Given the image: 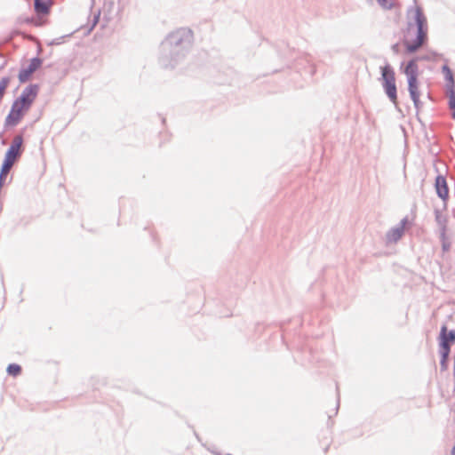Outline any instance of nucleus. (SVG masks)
Wrapping results in <instances>:
<instances>
[{
	"instance_id": "nucleus-1",
	"label": "nucleus",
	"mask_w": 455,
	"mask_h": 455,
	"mask_svg": "<svg viewBox=\"0 0 455 455\" xmlns=\"http://www.w3.org/2000/svg\"><path fill=\"white\" fill-rule=\"evenodd\" d=\"M424 15L422 11L415 6L407 13V25L403 29V42L409 52L416 51L423 43L422 31Z\"/></svg>"
},
{
	"instance_id": "nucleus-2",
	"label": "nucleus",
	"mask_w": 455,
	"mask_h": 455,
	"mask_svg": "<svg viewBox=\"0 0 455 455\" xmlns=\"http://www.w3.org/2000/svg\"><path fill=\"white\" fill-rule=\"evenodd\" d=\"M38 92L39 86L37 84H29L22 91L20 96L12 103L5 118L6 126L14 127L22 120L36 100Z\"/></svg>"
},
{
	"instance_id": "nucleus-3",
	"label": "nucleus",
	"mask_w": 455,
	"mask_h": 455,
	"mask_svg": "<svg viewBox=\"0 0 455 455\" xmlns=\"http://www.w3.org/2000/svg\"><path fill=\"white\" fill-rule=\"evenodd\" d=\"M22 144L23 138L21 135H17L13 138L11 146L5 154L4 160L0 171V186L6 179L15 162L20 157L23 150Z\"/></svg>"
},
{
	"instance_id": "nucleus-4",
	"label": "nucleus",
	"mask_w": 455,
	"mask_h": 455,
	"mask_svg": "<svg viewBox=\"0 0 455 455\" xmlns=\"http://www.w3.org/2000/svg\"><path fill=\"white\" fill-rule=\"evenodd\" d=\"M447 172V166L443 162H434L430 174L435 179V190L443 202H445L449 196V188L446 181Z\"/></svg>"
},
{
	"instance_id": "nucleus-5",
	"label": "nucleus",
	"mask_w": 455,
	"mask_h": 455,
	"mask_svg": "<svg viewBox=\"0 0 455 455\" xmlns=\"http://www.w3.org/2000/svg\"><path fill=\"white\" fill-rule=\"evenodd\" d=\"M455 342V331L447 332V327H442L440 334V355L441 365L443 370L447 369V362L451 351V346Z\"/></svg>"
},
{
	"instance_id": "nucleus-6",
	"label": "nucleus",
	"mask_w": 455,
	"mask_h": 455,
	"mask_svg": "<svg viewBox=\"0 0 455 455\" xmlns=\"http://www.w3.org/2000/svg\"><path fill=\"white\" fill-rule=\"evenodd\" d=\"M53 4V0H34V10L36 17L33 20V23L36 26H43L47 23V17Z\"/></svg>"
},
{
	"instance_id": "nucleus-7",
	"label": "nucleus",
	"mask_w": 455,
	"mask_h": 455,
	"mask_svg": "<svg viewBox=\"0 0 455 455\" xmlns=\"http://www.w3.org/2000/svg\"><path fill=\"white\" fill-rule=\"evenodd\" d=\"M383 86L388 98L394 104L397 103L396 86L394 71L388 68H382Z\"/></svg>"
},
{
	"instance_id": "nucleus-8",
	"label": "nucleus",
	"mask_w": 455,
	"mask_h": 455,
	"mask_svg": "<svg viewBox=\"0 0 455 455\" xmlns=\"http://www.w3.org/2000/svg\"><path fill=\"white\" fill-rule=\"evenodd\" d=\"M42 66V60L39 58H33L30 60L29 64L20 69L18 78L20 83L29 81L32 75Z\"/></svg>"
},
{
	"instance_id": "nucleus-9",
	"label": "nucleus",
	"mask_w": 455,
	"mask_h": 455,
	"mask_svg": "<svg viewBox=\"0 0 455 455\" xmlns=\"http://www.w3.org/2000/svg\"><path fill=\"white\" fill-rule=\"evenodd\" d=\"M409 82V91L411 97L415 104V107L419 108L423 107V103L419 101V92L417 84V78H411Z\"/></svg>"
},
{
	"instance_id": "nucleus-10",
	"label": "nucleus",
	"mask_w": 455,
	"mask_h": 455,
	"mask_svg": "<svg viewBox=\"0 0 455 455\" xmlns=\"http://www.w3.org/2000/svg\"><path fill=\"white\" fill-rule=\"evenodd\" d=\"M403 230H404V227L403 225L391 229L387 235V241L389 243L397 242L403 235Z\"/></svg>"
},
{
	"instance_id": "nucleus-11",
	"label": "nucleus",
	"mask_w": 455,
	"mask_h": 455,
	"mask_svg": "<svg viewBox=\"0 0 455 455\" xmlns=\"http://www.w3.org/2000/svg\"><path fill=\"white\" fill-rule=\"evenodd\" d=\"M418 67L414 60L410 61L404 70V73L408 76V80L411 78H417Z\"/></svg>"
},
{
	"instance_id": "nucleus-12",
	"label": "nucleus",
	"mask_w": 455,
	"mask_h": 455,
	"mask_svg": "<svg viewBox=\"0 0 455 455\" xmlns=\"http://www.w3.org/2000/svg\"><path fill=\"white\" fill-rule=\"evenodd\" d=\"M10 79L8 77H3L0 81V100L3 99L5 90L8 87Z\"/></svg>"
},
{
	"instance_id": "nucleus-13",
	"label": "nucleus",
	"mask_w": 455,
	"mask_h": 455,
	"mask_svg": "<svg viewBox=\"0 0 455 455\" xmlns=\"http://www.w3.org/2000/svg\"><path fill=\"white\" fill-rule=\"evenodd\" d=\"M7 371L12 376H18L21 372V367L18 364L12 363L7 367Z\"/></svg>"
},
{
	"instance_id": "nucleus-14",
	"label": "nucleus",
	"mask_w": 455,
	"mask_h": 455,
	"mask_svg": "<svg viewBox=\"0 0 455 455\" xmlns=\"http://www.w3.org/2000/svg\"><path fill=\"white\" fill-rule=\"evenodd\" d=\"M379 5L386 10H390L395 7V3L393 0H377Z\"/></svg>"
}]
</instances>
